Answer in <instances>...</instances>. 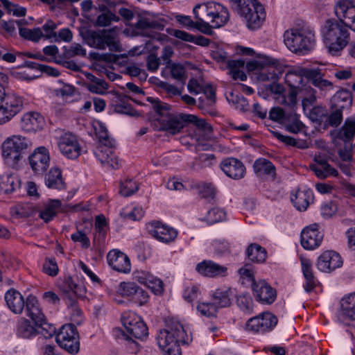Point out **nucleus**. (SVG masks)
Returning a JSON list of instances; mask_svg holds the SVG:
<instances>
[{
    "label": "nucleus",
    "instance_id": "obj_1",
    "mask_svg": "<svg viewBox=\"0 0 355 355\" xmlns=\"http://www.w3.org/2000/svg\"><path fill=\"white\" fill-rule=\"evenodd\" d=\"M146 100L152 105L153 110L159 116L157 119L159 130L166 131L171 135H176L190 123L202 130L208 127L205 121L199 119L196 115L171 113V106L161 101L158 98L149 96Z\"/></svg>",
    "mask_w": 355,
    "mask_h": 355
},
{
    "label": "nucleus",
    "instance_id": "obj_2",
    "mask_svg": "<svg viewBox=\"0 0 355 355\" xmlns=\"http://www.w3.org/2000/svg\"><path fill=\"white\" fill-rule=\"evenodd\" d=\"M157 341L165 355H181L180 344L189 345L192 338L178 320L169 318L166 320V329L158 333Z\"/></svg>",
    "mask_w": 355,
    "mask_h": 355
},
{
    "label": "nucleus",
    "instance_id": "obj_3",
    "mask_svg": "<svg viewBox=\"0 0 355 355\" xmlns=\"http://www.w3.org/2000/svg\"><path fill=\"white\" fill-rule=\"evenodd\" d=\"M349 26L335 19L325 21L321 27V34L328 52L332 55H338L349 44Z\"/></svg>",
    "mask_w": 355,
    "mask_h": 355
},
{
    "label": "nucleus",
    "instance_id": "obj_4",
    "mask_svg": "<svg viewBox=\"0 0 355 355\" xmlns=\"http://www.w3.org/2000/svg\"><path fill=\"white\" fill-rule=\"evenodd\" d=\"M231 7L245 21L248 28H260L265 20L263 6L257 0H230Z\"/></svg>",
    "mask_w": 355,
    "mask_h": 355
},
{
    "label": "nucleus",
    "instance_id": "obj_5",
    "mask_svg": "<svg viewBox=\"0 0 355 355\" xmlns=\"http://www.w3.org/2000/svg\"><path fill=\"white\" fill-rule=\"evenodd\" d=\"M284 42L291 51L305 55L315 45V32L310 27L291 28L284 32Z\"/></svg>",
    "mask_w": 355,
    "mask_h": 355
},
{
    "label": "nucleus",
    "instance_id": "obj_6",
    "mask_svg": "<svg viewBox=\"0 0 355 355\" xmlns=\"http://www.w3.org/2000/svg\"><path fill=\"white\" fill-rule=\"evenodd\" d=\"M29 146L31 141L25 137L13 135L8 137L2 144V156L5 164L17 168Z\"/></svg>",
    "mask_w": 355,
    "mask_h": 355
},
{
    "label": "nucleus",
    "instance_id": "obj_7",
    "mask_svg": "<svg viewBox=\"0 0 355 355\" xmlns=\"http://www.w3.org/2000/svg\"><path fill=\"white\" fill-rule=\"evenodd\" d=\"M80 35L85 44L92 48L110 51H118V44L115 42L114 32L109 29L94 31L86 27L81 28Z\"/></svg>",
    "mask_w": 355,
    "mask_h": 355
},
{
    "label": "nucleus",
    "instance_id": "obj_8",
    "mask_svg": "<svg viewBox=\"0 0 355 355\" xmlns=\"http://www.w3.org/2000/svg\"><path fill=\"white\" fill-rule=\"evenodd\" d=\"M60 289L62 292L67 306L73 311V320L77 324H80V320L78 318H81L82 311L76 306V302L78 297H83L85 293L84 286L76 283L72 277H69L60 285Z\"/></svg>",
    "mask_w": 355,
    "mask_h": 355
},
{
    "label": "nucleus",
    "instance_id": "obj_9",
    "mask_svg": "<svg viewBox=\"0 0 355 355\" xmlns=\"http://www.w3.org/2000/svg\"><path fill=\"white\" fill-rule=\"evenodd\" d=\"M55 340L59 346L69 354H75L79 352V335L74 324H67L62 326L56 334Z\"/></svg>",
    "mask_w": 355,
    "mask_h": 355
},
{
    "label": "nucleus",
    "instance_id": "obj_10",
    "mask_svg": "<svg viewBox=\"0 0 355 355\" xmlns=\"http://www.w3.org/2000/svg\"><path fill=\"white\" fill-rule=\"evenodd\" d=\"M277 318L270 312H263L248 320L245 330L253 333L264 334L272 331L277 325Z\"/></svg>",
    "mask_w": 355,
    "mask_h": 355
},
{
    "label": "nucleus",
    "instance_id": "obj_11",
    "mask_svg": "<svg viewBox=\"0 0 355 355\" xmlns=\"http://www.w3.org/2000/svg\"><path fill=\"white\" fill-rule=\"evenodd\" d=\"M338 320L346 326L352 327V334H355V293L344 297L337 312Z\"/></svg>",
    "mask_w": 355,
    "mask_h": 355
},
{
    "label": "nucleus",
    "instance_id": "obj_12",
    "mask_svg": "<svg viewBox=\"0 0 355 355\" xmlns=\"http://www.w3.org/2000/svg\"><path fill=\"white\" fill-rule=\"evenodd\" d=\"M28 162L32 171L37 175H44L49 166L50 155L44 146L36 148L28 157Z\"/></svg>",
    "mask_w": 355,
    "mask_h": 355
},
{
    "label": "nucleus",
    "instance_id": "obj_13",
    "mask_svg": "<svg viewBox=\"0 0 355 355\" xmlns=\"http://www.w3.org/2000/svg\"><path fill=\"white\" fill-rule=\"evenodd\" d=\"M271 64L272 62L268 58H263L248 62L245 67L249 71L261 70V72L259 73V79L262 81H275L279 78L280 73H277L275 71V67Z\"/></svg>",
    "mask_w": 355,
    "mask_h": 355
},
{
    "label": "nucleus",
    "instance_id": "obj_14",
    "mask_svg": "<svg viewBox=\"0 0 355 355\" xmlns=\"http://www.w3.org/2000/svg\"><path fill=\"white\" fill-rule=\"evenodd\" d=\"M149 234L159 242L169 243L178 236V231L160 221H152L147 225Z\"/></svg>",
    "mask_w": 355,
    "mask_h": 355
},
{
    "label": "nucleus",
    "instance_id": "obj_15",
    "mask_svg": "<svg viewBox=\"0 0 355 355\" xmlns=\"http://www.w3.org/2000/svg\"><path fill=\"white\" fill-rule=\"evenodd\" d=\"M58 147L61 153L69 159H76L81 154V146L71 133H65L60 137Z\"/></svg>",
    "mask_w": 355,
    "mask_h": 355
},
{
    "label": "nucleus",
    "instance_id": "obj_16",
    "mask_svg": "<svg viewBox=\"0 0 355 355\" xmlns=\"http://www.w3.org/2000/svg\"><path fill=\"white\" fill-rule=\"evenodd\" d=\"M164 24L161 20L150 19L147 17H140L137 21L132 25V31L134 35L148 37H153L152 31H162Z\"/></svg>",
    "mask_w": 355,
    "mask_h": 355
},
{
    "label": "nucleus",
    "instance_id": "obj_17",
    "mask_svg": "<svg viewBox=\"0 0 355 355\" xmlns=\"http://www.w3.org/2000/svg\"><path fill=\"white\" fill-rule=\"evenodd\" d=\"M80 204H76L74 205H68L66 207H62L61 201L59 200H50L46 203L44 208L40 210L39 216L45 223L51 221L60 211H77L81 209Z\"/></svg>",
    "mask_w": 355,
    "mask_h": 355
},
{
    "label": "nucleus",
    "instance_id": "obj_18",
    "mask_svg": "<svg viewBox=\"0 0 355 355\" xmlns=\"http://www.w3.org/2000/svg\"><path fill=\"white\" fill-rule=\"evenodd\" d=\"M323 239V234L318 230V225L313 224L303 229L301 232V245L306 250L318 248Z\"/></svg>",
    "mask_w": 355,
    "mask_h": 355
},
{
    "label": "nucleus",
    "instance_id": "obj_19",
    "mask_svg": "<svg viewBox=\"0 0 355 355\" xmlns=\"http://www.w3.org/2000/svg\"><path fill=\"white\" fill-rule=\"evenodd\" d=\"M343 260L338 253L333 250L324 252L318 259L317 268L322 272H329L341 267Z\"/></svg>",
    "mask_w": 355,
    "mask_h": 355
},
{
    "label": "nucleus",
    "instance_id": "obj_20",
    "mask_svg": "<svg viewBox=\"0 0 355 355\" xmlns=\"http://www.w3.org/2000/svg\"><path fill=\"white\" fill-rule=\"evenodd\" d=\"M208 9V17L214 28H219L224 26L230 19L227 9L223 5L216 2L206 3Z\"/></svg>",
    "mask_w": 355,
    "mask_h": 355
},
{
    "label": "nucleus",
    "instance_id": "obj_21",
    "mask_svg": "<svg viewBox=\"0 0 355 355\" xmlns=\"http://www.w3.org/2000/svg\"><path fill=\"white\" fill-rule=\"evenodd\" d=\"M256 300L262 304H271L276 299V291L265 280H259L252 286Z\"/></svg>",
    "mask_w": 355,
    "mask_h": 355
},
{
    "label": "nucleus",
    "instance_id": "obj_22",
    "mask_svg": "<svg viewBox=\"0 0 355 355\" xmlns=\"http://www.w3.org/2000/svg\"><path fill=\"white\" fill-rule=\"evenodd\" d=\"M220 166L227 176L234 180L242 179L245 175V165L241 160L234 157L224 159Z\"/></svg>",
    "mask_w": 355,
    "mask_h": 355
},
{
    "label": "nucleus",
    "instance_id": "obj_23",
    "mask_svg": "<svg viewBox=\"0 0 355 355\" xmlns=\"http://www.w3.org/2000/svg\"><path fill=\"white\" fill-rule=\"evenodd\" d=\"M109 266L116 271L128 273L131 270L130 261L128 257L118 250H110L107 255Z\"/></svg>",
    "mask_w": 355,
    "mask_h": 355
},
{
    "label": "nucleus",
    "instance_id": "obj_24",
    "mask_svg": "<svg viewBox=\"0 0 355 355\" xmlns=\"http://www.w3.org/2000/svg\"><path fill=\"white\" fill-rule=\"evenodd\" d=\"M134 279L139 283L146 285L155 295H160L164 291L163 282L149 272L137 270L133 273Z\"/></svg>",
    "mask_w": 355,
    "mask_h": 355
},
{
    "label": "nucleus",
    "instance_id": "obj_25",
    "mask_svg": "<svg viewBox=\"0 0 355 355\" xmlns=\"http://www.w3.org/2000/svg\"><path fill=\"white\" fill-rule=\"evenodd\" d=\"M196 271L200 275L208 277H225L227 275V268L216 263L211 260H203L196 266Z\"/></svg>",
    "mask_w": 355,
    "mask_h": 355
},
{
    "label": "nucleus",
    "instance_id": "obj_26",
    "mask_svg": "<svg viewBox=\"0 0 355 355\" xmlns=\"http://www.w3.org/2000/svg\"><path fill=\"white\" fill-rule=\"evenodd\" d=\"M338 21L349 25L355 19V5L349 0H340L334 6Z\"/></svg>",
    "mask_w": 355,
    "mask_h": 355
},
{
    "label": "nucleus",
    "instance_id": "obj_27",
    "mask_svg": "<svg viewBox=\"0 0 355 355\" xmlns=\"http://www.w3.org/2000/svg\"><path fill=\"white\" fill-rule=\"evenodd\" d=\"M20 125L26 132H37L43 128L44 125V119L38 112H27L21 117Z\"/></svg>",
    "mask_w": 355,
    "mask_h": 355
},
{
    "label": "nucleus",
    "instance_id": "obj_28",
    "mask_svg": "<svg viewBox=\"0 0 355 355\" xmlns=\"http://www.w3.org/2000/svg\"><path fill=\"white\" fill-rule=\"evenodd\" d=\"M335 139L344 141L345 144L351 142L355 137V116H351L345 119L340 128L331 132Z\"/></svg>",
    "mask_w": 355,
    "mask_h": 355
},
{
    "label": "nucleus",
    "instance_id": "obj_29",
    "mask_svg": "<svg viewBox=\"0 0 355 355\" xmlns=\"http://www.w3.org/2000/svg\"><path fill=\"white\" fill-rule=\"evenodd\" d=\"M234 289L229 287L218 288L210 293L213 303L216 308L228 307L232 304V297L234 296Z\"/></svg>",
    "mask_w": 355,
    "mask_h": 355
},
{
    "label": "nucleus",
    "instance_id": "obj_30",
    "mask_svg": "<svg viewBox=\"0 0 355 355\" xmlns=\"http://www.w3.org/2000/svg\"><path fill=\"white\" fill-rule=\"evenodd\" d=\"M291 200L297 210L305 211L313 201V191L311 189H299L295 193L291 195Z\"/></svg>",
    "mask_w": 355,
    "mask_h": 355
},
{
    "label": "nucleus",
    "instance_id": "obj_31",
    "mask_svg": "<svg viewBox=\"0 0 355 355\" xmlns=\"http://www.w3.org/2000/svg\"><path fill=\"white\" fill-rule=\"evenodd\" d=\"M24 307L26 315L32 320L34 324H40L39 322L45 318L38 300L35 296L31 295L27 297Z\"/></svg>",
    "mask_w": 355,
    "mask_h": 355
},
{
    "label": "nucleus",
    "instance_id": "obj_32",
    "mask_svg": "<svg viewBox=\"0 0 355 355\" xmlns=\"http://www.w3.org/2000/svg\"><path fill=\"white\" fill-rule=\"evenodd\" d=\"M5 300L9 309L16 314L21 313L26 304L21 294L13 288L6 293Z\"/></svg>",
    "mask_w": 355,
    "mask_h": 355
},
{
    "label": "nucleus",
    "instance_id": "obj_33",
    "mask_svg": "<svg viewBox=\"0 0 355 355\" xmlns=\"http://www.w3.org/2000/svg\"><path fill=\"white\" fill-rule=\"evenodd\" d=\"M254 173L259 176H267L272 180L276 177V168L274 164L266 158L256 159L252 166Z\"/></svg>",
    "mask_w": 355,
    "mask_h": 355
},
{
    "label": "nucleus",
    "instance_id": "obj_34",
    "mask_svg": "<svg viewBox=\"0 0 355 355\" xmlns=\"http://www.w3.org/2000/svg\"><path fill=\"white\" fill-rule=\"evenodd\" d=\"M304 76L309 82L321 91H329L333 89V83L322 78L319 69H309L304 71Z\"/></svg>",
    "mask_w": 355,
    "mask_h": 355
},
{
    "label": "nucleus",
    "instance_id": "obj_35",
    "mask_svg": "<svg viewBox=\"0 0 355 355\" xmlns=\"http://www.w3.org/2000/svg\"><path fill=\"white\" fill-rule=\"evenodd\" d=\"M301 266L305 284L303 287L306 292H311L317 284V279L315 277L312 269L311 261L306 258L301 259Z\"/></svg>",
    "mask_w": 355,
    "mask_h": 355
},
{
    "label": "nucleus",
    "instance_id": "obj_36",
    "mask_svg": "<svg viewBox=\"0 0 355 355\" xmlns=\"http://www.w3.org/2000/svg\"><path fill=\"white\" fill-rule=\"evenodd\" d=\"M0 103L9 109L15 115L23 108L22 98L15 93H6L0 94Z\"/></svg>",
    "mask_w": 355,
    "mask_h": 355
},
{
    "label": "nucleus",
    "instance_id": "obj_37",
    "mask_svg": "<svg viewBox=\"0 0 355 355\" xmlns=\"http://www.w3.org/2000/svg\"><path fill=\"white\" fill-rule=\"evenodd\" d=\"M21 181L15 175L3 174L0 176V193H11L19 189Z\"/></svg>",
    "mask_w": 355,
    "mask_h": 355
},
{
    "label": "nucleus",
    "instance_id": "obj_38",
    "mask_svg": "<svg viewBox=\"0 0 355 355\" xmlns=\"http://www.w3.org/2000/svg\"><path fill=\"white\" fill-rule=\"evenodd\" d=\"M45 184L50 189H64L65 188V183L63 180L60 169L52 168L46 175Z\"/></svg>",
    "mask_w": 355,
    "mask_h": 355
},
{
    "label": "nucleus",
    "instance_id": "obj_39",
    "mask_svg": "<svg viewBox=\"0 0 355 355\" xmlns=\"http://www.w3.org/2000/svg\"><path fill=\"white\" fill-rule=\"evenodd\" d=\"M246 254L251 261L262 263L267 258L266 250L257 243H251L247 248Z\"/></svg>",
    "mask_w": 355,
    "mask_h": 355
},
{
    "label": "nucleus",
    "instance_id": "obj_40",
    "mask_svg": "<svg viewBox=\"0 0 355 355\" xmlns=\"http://www.w3.org/2000/svg\"><path fill=\"white\" fill-rule=\"evenodd\" d=\"M17 335L23 338H30L37 335V327L25 318L19 320L17 324Z\"/></svg>",
    "mask_w": 355,
    "mask_h": 355
},
{
    "label": "nucleus",
    "instance_id": "obj_41",
    "mask_svg": "<svg viewBox=\"0 0 355 355\" xmlns=\"http://www.w3.org/2000/svg\"><path fill=\"white\" fill-rule=\"evenodd\" d=\"M297 92L300 98H302V104L304 110L313 105L316 101V92L310 85L304 84Z\"/></svg>",
    "mask_w": 355,
    "mask_h": 355
},
{
    "label": "nucleus",
    "instance_id": "obj_42",
    "mask_svg": "<svg viewBox=\"0 0 355 355\" xmlns=\"http://www.w3.org/2000/svg\"><path fill=\"white\" fill-rule=\"evenodd\" d=\"M125 324L127 325V328L125 329L128 334L126 336L127 337L130 336L137 339H142L148 334V327L141 319L132 326H130L129 321L125 322Z\"/></svg>",
    "mask_w": 355,
    "mask_h": 355
},
{
    "label": "nucleus",
    "instance_id": "obj_43",
    "mask_svg": "<svg viewBox=\"0 0 355 355\" xmlns=\"http://www.w3.org/2000/svg\"><path fill=\"white\" fill-rule=\"evenodd\" d=\"M191 188L196 190L204 198L214 199L216 195V189L213 184L203 182H193Z\"/></svg>",
    "mask_w": 355,
    "mask_h": 355
},
{
    "label": "nucleus",
    "instance_id": "obj_44",
    "mask_svg": "<svg viewBox=\"0 0 355 355\" xmlns=\"http://www.w3.org/2000/svg\"><path fill=\"white\" fill-rule=\"evenodd\" d=\"M284 123L285 124L286 129L288 132L294 134L300 132L304 127V124L300 120V115L294 112L287 114Z\"/></svg>",
    "mask_w": 355,
    "mask_h": 355
},
{
    "label": "nucleus",
    "instance_id": "obj_45",
    "mask_svg": "<svg viewBox=\"0 0 355 355\" xmlns=\"http://www.w3.org/2000/svg\"><path fill=\"white\" fill-rule=\"evenodd\" d=\"M274 136L287 146L297 147L300 149L308 148L307 142L305 140L296 139L291 136L284 135L277 132H274Z\"/></svg>",
    "mask_w": 355,
    "mask_h": 355
},
{
    "label": "nucleus",
    "instance_id": "obj_46",
    "mask_svg": "<svg viewBox=\"0 0 355 355\" xmlns=\"http://www.w3.org/2000/svg\"><path fill=\"white\" fill-rule=\"evenodd\" d=\"M285 83L290 89L298 90L303 85V76L296 71H288L285 75Z\"/></svg>",
    "mask_w": 355,
    "mask_h": 355
},
{
    "label": "nucleus",
    "instance_id": "obj_47",
    "mask_svg": "<svg viewBox=\"0 0 355 355\" xmlns=\"http://www.w3.org/2000/svg\"><path fill=\"white\" fill-rule=\"evenodd\" d=\"M170 71L171 77L175 80L184 83L187 80L186 69L184 66L179 63H171L167 66Z\"/></svg>",
    "mask_w": 355,
    "mask_h": 355
},
{
    "label": "nucleus",
    "instance_id": "obj_48",
    "mask_svg": "<svg viewBox=\"0 0 355 355\" xmlns=\"http://www.w3.org/2000/svg\"><path fill=\"white\" fill-rule=\"evenodd\" d=\"M33 212V209L28 204H18L10 208V214L15 218H28Z\"/></svg>",
    "mask_w": 355,
    "mask_h": 355
},
{
    "label": "nucleus",
    "instance_id": "obj_49",
    "mask_svg": "<svg viewBox=\"0 0 355 355\" xmlns=\"http://www.w3.org/2000/svg\"><path fill=\"white\" fill-rule=\"evenodd\" d=\"M226 218V212L223 209L214 207L207 211L205 220L208 224H214L223 221Z\"/></svg>",
    "mask_w": 355,
    "mask_h": 355
},
{
    "label": "nucleus",
    "instance_id": "obj_50",
    "mask_svg": "<svg viewBox=\"0 0 355 355\" xmlns=\"http://www.w3.org/2000/svg\"><path fill=\"white\" fill-rule=\"evenodd\" d=\"M236 304L245 313L253 311V300L250 294H241L236 297Z\"/></svg>",
    "mask_w": 355,
    "mask_h": 355
},
{
    "label": "nucleus",
    "instance_id": "obj_51",
    "mask_svg": "<svg viewBox=\"0 0 355 355\" xmlns=\"http://www.w3.org/2000/svg\"><path fill=\"white\" fill-rule=\"evenodd\" d=\"M139 189L138 184L132 179H127L120 183L119 193L124 197H129Z\"/></svg>",
    "mask_w": 355,
    "mask_h": 355
},
{
    "label": "nucleus",
    "instance_id": "obj_52",
    "mask_svg": "<svg viewBox=\"0 0 355 355\" xmlns=\"http://www.w3.org/2000/svg\"><path fill=\"white\" fill-rule=\"evenodd\" d=\"M343 107L336 109L329 114L328 113L326 116V121L324 125H329L331 127L339 126L343 121Z\"/></svg>",
    "mask_w": 355,
    "mask_h": 355
},
{
    "label": "nucleus",
    "instance_id": "obj_53",
    "mask_svg": "<svg viewBox=\"0 0 355 355\" xmlns=\"http://www.w3.org/2000/svg\"><path fill=\"white\" fill-rule=\"evenodd\" d=\"M19 35L26 40L38 42L44 36V34L40 28H35L33 29L20 28Z\"/></svg>",
    "mask_w": 355,
    "mask_h": 355
},
{
    "label": "nucleus",
    "instance_id": "obj_54",
    "mask_svg": "<svg viewBox=\"0 0 355 355\" xmlns=\"http://www.w3.org/2000/svg\"><path fill=\"white\" fill-rule=\"evenodd\" d=\"M40 324H35L37 327V334L42 335L45 338L52 337L55 333V327L48 323L46 318L43 320Z\"/></svg>",
    "mask_w": 355,
    "mask_h": 355
},
{
    "label": "nucleus",
    "instance_id": "obj_55",
    "mask_svg": "<svg viewBox=\"0 0 355 355\" xmlns=\"http://www.w3.org/2000/svg\"><path fill=\"white\" fill-rule=\"evenodd\" d=\"M327 110L325 107L317 105L312 107L309 114V119L317 123L320 124L326 117Z\"/></svg>",
    "mask_w": 355,
    "mask_h": 355
},
{
    "label": "nucleus",
    "instance_id": "obj_56",
    "mask_svg": "<svg viewBox=\"0 0 355 355\" xmlns=\"http://www.w3.org/2000/svg\"><path fill=\"white\" fill-rule=\"evenodd\" d=\"M119 17L111 11L103 12L99 15L96 20V24L98 26H109L112 21H119Z\"/></svg>",
    "mask_w": 355,
    "mask_h": 355
},
{
    "label": "nucleus",
    "instance_id": "obj_57",
    "mask_svg": "<svg viewBox=\"0 0 355 355\" xmlns=\"http://www.w3.org/2000/svg\"><path fill=\"white\" fill-rule=\"evenodd\" d=\"M197 309L201 315L207 318L215 317L218 310L213 302L200 303L197 306Z\"/></svg>",
    "mask_w": 355,
    "mask_h": 355
},
{
    "label": "nucleus",
    "instance_id": "obj_58",
    "mask_svg": "<svg viewBox=\"0 0 355 355\" xmlns=\"http://www.w3.org/2000/svg\"><path fill=\"white\" fill-rule=\"evenodd\" d=\"M320 165H311L310 168L313 171L317 177L320 178H326L330 175L337 176L338 171L333 167L326 168V167L320 168Z\"/></svg>",
    "mask_w": 355,
    "mask_h": 355
},
{
    "label": "nucleus",
    "instance_id": "obj_59",
    "mask_svg": "<svg viewBox=\"0 0 355 355\" xmlns=\"http://www.w3.org/2000/svg\"><path fill=\"white\" fill-rule=\"evenodd\" d=\"M137 288L138 285L135 282H121L119 291L123 297H128L131 300Z\"/></svg>",
    "mask_w": 355,
    "mask_h": 355
},
{
    "label": "nucleus",
    "instance_id": "obj_60",
    "mask_svg": "<svg viewBox=\"0 0 355 355\" xmlns=\"http://www.w3.org/2000/svg\"><path fill=\"white\" fill-rule=\"evenodd\" d=\"M71 240L75 243H80V245L84 249H87L90 247V241L87 234L81 230H77L75 233L71 235Z\"/></svg>",
    "mask_w": 355,
    "mask_h": 355
},
{
    "label": "nucleus",
    "instance_id": "obj_61",
    "mask_svg": "<svg viewBox=\"0 0 355 355\" xmlns=\"http://www.w3.org/2000/svg\"><path fill=\"white\" fill-rule=\"evenodd\" d=\"M96 158L102 164L106 165L109 162L110 157L112 156L113 152L109 147H101L95 153Z\"/></svg>",
    "mask_w": 355,
    "mask_h": 355
},
{
    "label": "nucleus",
    "instance_id": "obj_62",
    "mask_svg": "<svg viewBox=\"0 0 355 355\" xmlns=\"http://www.w3.org/2000/svg\"><path fill=\"white\" fill-rule=\"evenodd\" d=\"M149 298L148 293L142 288L138 286V288L135 292L134 296L132 297L131 301L137 304L139 306L145 304Z\"/></svg>",
    "mask_w": 355,
    "mask_h": 355
},
{
    "label": "nucleus",
    "instance_id": "obj_63",
    "mask_svg": "<svg viewBox=\"0 0 355 355\" xmlns=\"http://www.w3.org/2000/svg\"><path fill=\"white\" fill-rule=\"evenodd\" d=\"M193 12L196 20L210 19V17H208V9L206 3L196 5L193 9Z\"/></svg>",
    "mask_w": 355,
    "mask_h": 355
},
{
    "label": "nucleus",
    "instance_id": "obj_64",
    "mask_svg": "<svg viewBox=\"0 0 355 355\" xmlns=\"http://www.w3.org/2000/svg\"><path fill=\"white\" fill-rule=\"evenodd\" d=\"M43 271L50 275L55 276L58 272V267L55 259H46L43 264Z\"/></svg>",
    "mask_w": 355,
    "mask_h": 355
}]
</instances>
